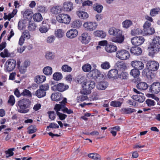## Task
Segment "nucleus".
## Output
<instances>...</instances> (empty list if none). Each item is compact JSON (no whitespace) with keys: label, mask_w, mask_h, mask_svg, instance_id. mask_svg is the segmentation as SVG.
Segmentation results:
<instances>
[{"label":"nucleus","mask_w":160,"mask_h":160,"mask_svg":"<svg viewBox=\"0 0 160 160\" xmlns=\"http://www.w3.org/2000/svg\"><path fill=\"white\" fill-rule=\"evenodd\" d=\"M160 36H154L148 48L149 49L148 55L153 58L160 51Z\"/></svg>","instance_id":"nucleus-1"},{"label":"nucleus","mask_w":160,"mask_h":160,"mask_svg":"<svg viewBox=\"0 0 160 160\" xmlns=\"http://www.w3.org/2000/svg\"><path fill=\"white\" fill-rule=\"evenodd\" d=\"M31 104V101L28 99L23 98L18 101L16 105L18 112L22 113L28 112L29 111Z\"/></svg>","instance_id":"nucleus-2"},{"label":"nucleus","mask_w":160,"mask_h":160,"mask_svg":"<svg viewBox=\"0 0 160 160\" xmlns=\"http://www.w3.org/2000/svg\"><path fill=\"white\" fill-rule=\"evenodd\" d=\"M16 66V61L14 59L8 60L6 62L4 70L5 71L10 72L15 68Z\"/></svg>","instance_id":"nucleus-3"},{"label":"nucleus","mask_w":160,"mask_h":160,"mask_svg":"<svg viewBox=\"0 0 160 160\" xmlns=\"http://www.w3.org/2000/svg\"><path fill=\"white\" fill-rule=\"evenodd\" d=\"M159 67V63L154 60L147 61L146 64V67L152 71H157Z\"/></svg>","instance_id":"nucleus-4"},{"label":"nucleus","mask_w":160,"mask_h":160,"mask_svg":"<svg viewBox=\"0 0 160 160\" xmlns=\"http://www.w3.org/2000/svg\"><path fill=\"white\" fill-rule=\"evenodd\" d=\"M130 56L129 52L124 49L118 50L117 52L116 57L121 60H127L129 58Z\"/></svg>","instance_id":"nucleus-5"},{"label":"nucleus","mask_w":160,"mask_h":160,"mask_svg":"<svg viewBox=\"0 0 160 160\" xmlns=\"http://www.w3.org/2000/svg\"><path fill=\"white\" fill-rule=\"evenodd\" d=\"M98 26L97 23L95 22L88 21L84 23L83 27L85 29L91 31L95 30Z\"/></svg>","instance_id":"nucleus-6"},{"label":"nucleus","mask_w":160,"mask_h":160,"mask_svg":"<svg viewBox=\"0 0 160 160\" xmlns=\"http://www.w3.org/2000/svg\"><path fill=\"white\" fill-rule=\"evenodd\" d=\"M149 90L150 92L157 94L160 92V82H153L150 86Z\"/></svg>","instance_id":"nucleus-7"},{"label":"nucleus","mask_w":160,"mask_h":160,"mask_svg":"<svg viewBox=\"0 0 160 160\" xmlns=\"http://www.w3.org/2000/svg\"><path fill=\"white\" fill-rule=\"evenodd\" d=\"M131 42L133 45L139 46L144 42L145 39L142 36L135 37L131 39Z\"/></svg>","instance_id":"nucleus-8"},{"label":"nucleus","mask_w":160,"mask_h":160,"mask_svg":"<svg viewBox=\"0 0 160 160\" xmlns=\"http://www.w3.org/2000/svg\"><path fill=\"white\" fill-rule=\"evenodd\" d=\"M131 65L135 68L139 70H142L144 68V64L141 61L138 60H134L131 62Z\"/></svg>","instance_id":"nucleus-9"},{"label":"nucleus","mask_w":160,"mask_h":160,"mask_svg":"<svg viewBox=\"0 0 160 160\" xmlns=\"http://www.w3.org/2000/svg\"><path fill=\"white\" fill-rule=\"evenodd\" d=\"M89 83L85 82L82 84V90L81 91V93L87 95L91 93L92 89L90 88Z\"/></svg>","instance_id":"nucleus-10"},{"label":"nucleus","mask_w":160,"mask_h":160,"mask_svg":"<svg viewBox=\"0 0 160 160\" xmlns=\"http://www.w3.org/2000/svg\"><path fill=\"white\" fill-rule=\"evenodd\" d=\"M152 71L146 67L142 71V74L144 76H146L148 79L151 80L155 78L154 73L152 72Z\"/></svg>","instance_id":"nucleus-11"},{"label":"nucleus","mask_w":160,"mask_h":160,"mask_svg":"<svg viewBox=\"0 0 160 160\" xmlns=\"http://www.w3.org/2000/svg\"><path fill=\"white\" fill-rule=\"evenodd\" d=\"M109 79H115L118 78V71L116 69H112L109 70L107 74Z\"/></svg>","instance_id":"nucleus-12"},{"label":"nucleus","mask_w":160,"mask_h":160,"mask_svg":"<svg viewBox=\"0 0 160 160\" xmlns=\"http://www.w3.org/2000/svg\"><path fill=\"white\" fill-rule=\"evenodd\" d=\"M79 40H81L83 43L87 44L89 42L90 39V36L87 33L85 32L82 33L81 36L79 38Z\"/></svg>","instance_id":"nucleus-13"},{"label":"nucleus","mask_w":160,"mask_h":160,"mask_svg":"<svg viewBox=\"0 0 160 160\" xmlns=\"http://www.w3.org/2000/svg\"><path fill=\"white\" fill-rule=\"evenodd\" d=\"M89 74L91 75V77H92L95 79H100L102 76L100 72L97 69L93 70L90 72Z\"/></svg>","instance_id":"nucleus-14"},{"label":"nucleus","mask_w":160,"mask_h":160,"mask_svg":"<svg viewBox=\"0 0 160 160\" xmlns=\"http://www.w3.org/2000/svg\"><path fill=\"white\" fill-rule=\"evenodd\" d=\"M108 33L110 35L113 36H120L121 35L122 31L114 27H112L110 28Z\"/></svg>","instance_id":"nucleus-15"},{"label":"nucleus","mask_w":160,"mask_h":160,"mask_svg":"<svg viewBox=\"0 0 160 160\" xmlns=\"http://www.w3.org/2000/svg\"><path fill=\"white\" fill-rule=\"evenodd\" d=\"M78 33V31L76 29H72L67 32L66 36L68 38H73L77 36Z\"/></svg>","instance_id":"nucleus-16"},{"label":"nucleus","mask_w":160,"mask_h":160,"mask_svg":"<svg viewBox=\"0 0 160 160\" xmlns=\"http://www.w3.org/2000/svg\"><path fill=\"white\" fill-rule=\"evenodd\" d=\"M105 49L107 52L112 53L117 51V47L116 46L113 44H108L105 47Z\"/></svg>","instance_id":"nucleus-17"},{"label":"nucleus","mask_w":160,"mask_h":160,"mask_svg":"<svg viewBox=\"0 0 160 160\" xmlns=\"http://www.w3.org/2000/svg\"><path fill=\"white\" fill-rule=\"evenodd\" d=\"M63 7L65 11L70 12L73 8V4L71 2H66L63 4Z\"/></svg>","instance_id":"nucleus-18"},{"label":"nucleus","mask_w":160,"mask_h":160,"mask_svg":"<svg viewBox=\"0 0 160 160\" xmlns=\"http://www.w3.org/2000/svg\"><path fill=\"white\" fill-rule=\"evenodd\" d=\"M111 38V41L113 42L119 43H122L124 39V36L121 34L120 36H116Z\"/></svg>","instance_id":"nucleus-19"},{"label":"nucleus","mask_w":160,"mask_h":160,"mask_svg":"<svg viewBox=\"0 0 160 160\" xmlns=\"http://www.w3.org/2000/svg\"><path fill=\"white\" fill-rule=\"evenodd\" d=\"M130 51L132 54L137 56L141 55L142 53L141 48L138 47H132L130 49Z\"/></svg>","instance_id":"nucleus-20"},{"label":"nucleus","mask_w":160,"mask_h":160,"mask_svg":"<svg viewBox=\"0 0 160 160\" xmlns=\"http://www.w3.org/2000/svg\"><path fill=\"white\" fill-rule=\"evenodd\" d=\"M142 32V35H150L153 34L155 33V30L153 28L150 27L145 28L143 29Z\"/></svg>","instance_id":"nucleus-21"},{"label":"nucleus","mask_w":160,"mask_h":160,"mask_svg":"<svg viewBox=\"0 0 160 160\" xmlns=\"http://www.w3.org/2000/svg\"><path fill=\"white\" fill-rule=\"evenodd\" d=\"M39 22L41 21H29L28 26V28L30 31H33L36 30L37 27L35 21Z\"/></svg>","instance_id":"nucleus-22"},{"label":"nucleus","mask_w":160,"mask_h":160,"mask_svg":"<svg viewBox=\"0 0 160 160\" xmlns=\"http://www.w3.org/2000/svg\"><path fill=\"white\" fill-rule=\"evenodd\" d=\"M33 12L29 10H26L23 13L24 20H31L33 16Z\"/></svg>","instance_id":"nucleus-23"},{"label":"nucleus","mask_w":160,"mask_h":160,"mask_svg":"<svg viewBox=\"0 0 160 160\" xmlns=\"http://www.w3.org/2000/svg\"><path fill=\"white\" fill-rule=\"evenodd\" d=\"M141 95H133L132 98L139 102H142L144 101L145 99V97L143 95V94L141 93Z\"/></svg>","instance_id":"nucleus-24"},{"label":"nucleus","mask_w":160,"mask_h":160,"mask_svg":"<svg viewBox=\"0 0 160 160\" xmlns=\"http://www.w3.org/2000/svg\"><path fill=\"white\" fill-rule=\"evenodd\" d=\"M116 66L117 69L120 71H124L127 68L126 63L123 62H118Z\"/></svg>","instance_id":"nucleus-25"},{"label":"nucleus","mask_w":160,"mask_h":160,"mask_svg":"<svg viewBox=\"0 0 160 160\" xmlns=\"http://www.w3.org/2000/svg\"><path fill=\"white\" fill-rule=\"evenodd\" d=\"M57 88L58 91L60 92H63L69 88V86L67 85H65L63 83H59L57 84Z\"/></svg>","instance_id":"nucleus-26"},{"label":"nucleus","mask_w":160,"mask_h":160,"mask_svg":"<svg viewBox=\"0 0 160 160\" xmlns=\"http://www.w3.org/2000/svg\"><path fill=\"white\" fill-rule=\"evenodd\" d=\"M148 87V85L145 82H141L138 83L137 85V88L140 90H146Z\"/></svg>","instance_id":"nucleus-27"},{"label":"nucleus","mask_w":160,"mask_h":160,"mask_svg":"<svg viewBox=\"0 0 160 160\" xmlns=\"http://www.w3.org/2000/svg\"><path fill=\"white\" fill-rule=\"evenodd\" d=\"M136 110L133 108H123L121 109V112L122 114H130L133 112H136Z\"/></svg>","instance_id":"nucleus-28"},{"label":"nucleus","mask_w":160,"mask_h":160,"mask_svg":"<svg viewBox=\"0 0 160 160\" xmlns=\"http://www.w3.org/2000/svg\"><path fill=\"white\" fill-rule=\"evenodd\" d=\"M61 93H52L51 97L52 100L55 101H58L62 99Z\"/></svg>","instance_id":"nucleus-29"},{"label":"nucleus","mask_w":160,"mask_h":160,"mask_svg":"<svg viewBox=\"0 0 160 160\" xmlns=\"http://www.w3.org/2000/svg\"><path fill=\"white\" fill-rule=\"evenodd\" d=\"M94 34L96 37L100 38H104L106 36V32L102 30H97L94 32Z\"/></svg>","instance_id":"nucleus-30"},{"label":"nucleus","mask_w":160,"mask_h":160,"mask_svg":"<svg viewBox=\"0 0 160 160\" xmlns=\"http://www.w3.org/2000/svg\"><path fill=\"white\" fill-rule=\"evenodd\" d=\"M77 15L81 19H86L88 17V14L86 12L79 11L77 12Z\"/></svg>","instance_id":"nucleus-31"},{"label":"nucleus","mask_w":160,"mask_h":160,"mask_svg":"<svg viewBox=\"0 0 160 160\" xmlns=\"http://www.w3.org/2000/svg\"><path fill=\"white\" fill-rule=\"evenodd\" d=\"M108 86V83L105 82H101L97 85V88L100 90H105Z\"/></svg>","instance_id":"nucleus-32"},{"label":"nucleus","mask_w":160,"mask_h":160,"mask_svg":"<svg viewBox=\"0 0 160 160\" xmlns=\"http://www.w3.org/2000/svg\"><path fill=\"white\" fill-rule=\"evenodd\" d=\"M17 12L16 10L14 9L11 13H9L8 15L6 13H4L3 18L5 20L7 19L10 20L16 14Z\"/></svg>","instance_id":"nucleus-33"},{"label":"nucleus","mask_w":160,"mask_h":160,"mask_svg":"<svg viewBox=\"0 0 160 160\" xmlns=\"http://www.w3.org/2000/svg\"><path fill=\"white\" fill-rule=\"evenodd\" d=\"M46 77L43 75H38L35 77V80L38 84L42 83L46 80Z\"/></svg>","instance_id":"nucleus-34"},{"label":"nucleus","mask_w":160,"mask_h":160,"mask_svg":"<svg viewBox=\"0 0 160 160\" xmlns=\"http://www.w3.org/2000/svg\"><path fill=\"white\" fill-rule=\"evenodd\" d=\"M43 73L46 75L49 76L51 75L52 72V68L49 66L45 67L43 69Z\"/></svg>","instance_id":"nucleus-35"},{"label":"nucleus","mask_w":160,"mask_h":160,"mask_svg":"<svg viewBox=\"0 0 160 160\" xmlns=\"http://www.w3.org/2000/svg\"><path fill=\"white\" fill-rule=\"evenodd\" d=\"M62 9L61 7L59 6H55L51 9V12L55 14H57L61 12Z\"/></svg>","instance_id":"nucleus-36"},{"label":"nucleus","mask_w":160,"mask_h":160,"mask_svg":"<svg viewBox=\"0 0 160 160\" xmlns=\"http://www.w3.org/2000/svg\"><path fill=\"white\" fill-rule=\"evenodd\" d=\"M63 78L61 73L59 72H56L54 73L52 76L53 79L57 81L60 80Z\"/></svg>","instance_id":"nucleus-37"},{"label":"nucleus","mask_w":160,"mask_h":160,"mask_svg":"<svg viewBox=\"0 0 160 160\" xmlns=\"http://www.w3.org/2000/svg\"><path fill=\"white\" fill-rule=\"evenodd\" d=\"M139 70L136 68H134L132 69L130 72V74L134 78H138L140 75Z\"/></svg>","instance_id":"nucleus-38"},{"label":"nucleus","mask_w":160,"mask_h":160,"mask_svg":"<svg viewBox=\"0 0 160 160\" xmlns=\"http://www.w3.org/2000/svg\"><path fill=\"white\" fill-rule=\"evenodd\" d=\"M46 92L40 89L37 90L36 92V95L39 98L44 97L46 96Z\"/></svg>","instance_id":"nucleus-39"},{"label":"nucleus","mask_w":160,"mask_h":160,"mask_svg":"<svg viewBox=\"0 0 160 160\" xmlns=\"http://www.w3.org/2000/svg\"><path fill=\"white\" fill-rule=\"evenodd\" d=\"M46 23V21H43L42 22V26H41L39 28L40 32L42 33H46L48 31L47 27L48 25H44V24Z\"/></svg>","instance_id":"nucleus-40"},{"label":"nucleus","mask_w":160,"mask_h":160,"mask_svg":"<svg viewBox=\"0 0 160 160\" xmlns=\"http://www.w3.org/2000/svg\"><path fill=\"white\" fill-rule=\"evenodd\" d=\"M82 25L81 21H74L71 23V27L73 28H78L80 27Z\"/></svg>","instance_id":"nucleus-41"},{"label":"nucleus","mask_w":160,"mask_h":160,"mask_svg":"<svg viewBox=\"0 0 160 160\" xmlns=\"http://www.w3.org/2000/svg\"><path fill=\"white\" fill-rule=\"evenodd\" d=\"M58 17H57L58 20H71V18L70 16L68 14H59L58 15Z\"/></svg>","instance_id":"nucleus-42"},{"label":"nucleus","mask_w":160,"mask_h":160,"mask_svg":"<svg viewBox=\"0 0 160 160\" xmlns=\"http://www.w3.org/2000/svg\"><path fill=\"white\" fill-rule=\"evenodd\" d=\"M103 8V7L102 5L98 3H96L93 5L94 10L98 13L101 12H102Z\"/></svg>","instance_id":"nucleus-43"},{"label":"nucleus","mask_w":160,"mask_h":160,"mask_svg":"<svg viewBox=\"0 0 160 160\" xmlns=\"http://www.w3.org/2000/svg\"><path fill=\"white\" fill-rule=\"evenodd\" d=\"M142 30L139 28L134 29L131 31V34L132 36H136L139 34L142 35Z\"/></svg>","instance_id":"nucleus-44"},{"label":"nucleus","mask_w":160,"mask_h":160,"mask_svg":"<svg viewBox=\"0 0 160 160\" xmlns=\"http://www.w3.org/2000/svg\"><path fill=\"white\" fill-rule=\"evenodd\" d=\"M64 32L62 29H58L55 32L56 36L60 38L62 37L64 35Z\"/></svg>","instance_id":"nucleus-45"},{"label":"nucleus","mask_w":160,"mask_h":160,"mask_svg":"<svg viewBox=\"0 0 160 160\" xmlns=\"http://www.w3.org/2000/svg\"><path fill=\"white\" fill-rule=\"evenodd\" d=\"M88 156L90 158L95 160H100V156L97 153H91L88 154Z\"/></svg>","instance_id":"nucleus-46"},{"label":"nucleus","mask_w":160,"mask_h":160,"mask_svg":"<svg viewBox=\"0 0 160 160\" xmlns=\"http://www.w3.org/2000/svg\"><path fill=\"white\" fill-rule=\"evenodd\" d=\"M159 12H160V8H153L151 10L150 14L151 16L153 17Z\"/></svg>","instance_id":"nucleus-47"},{"label":"nucleus","mask_w":160,"mask_h":160,"mask_svg":"<svg viewBox=\"0 0 160 160\" xmlns=\"http://www.w3.org/2000/svg\"><path fill=\"white\" fill-rule=\"evenodd\" d=\"M128 74L127 72L122 71L120 74H118V78L121 79H127Z\"/></svg>","instance_id":"nucleus-48"},{"label":"nucleus","mask_w":160,"mask_h":160,"mask_svg":"<svg viewBox=\"0 0 160 160\" xmlns=\"http://www.w3.org/2000/svg\"><path fill=\"white\" fill-rule=\"evenodd\" d=\"M28 133L29 134L34 133L37 131V129L35 125H31L28 128Z\"/></svg>","instance_id":"nucleus-49"},{"label":"nucleus","mask_w":160,"mask_h":160,"mask_svg":"<svg viewBox=\"0 0 160 160\" xmlns=\"http://www.w3.org/2000/svg\"><path fill=\"white\" fill-rule=\"evenodd\" d=\"M123 27L125 28H128L132 24L131 21H124L122 23Z\"/></svg>","instance_id":"nucleus-50"},{"label":"nucleus","mask_w":160,"mask_h":160,"mask_svg":"<svg viewBox=\"0 0 160 160\" xmlns=\"http://www.w3.org/2000/svg\"><path fill=\"white\" fill-rule=\"evenodd\" d=\"M82 68L84 72H88L91 70V66L89 64H85L82 66Z\"/></svg>","instance_id":"nucleus-51"},{"label":"nucleus","mask_w":160,"mask_h":160,"mask_svg":"<svg viewBox=\"0 0 160 160\" xmlns=\"http://www.w3.org/2000/svg\"><path fill=\"white\" fill-rule=\"evenodd\" d=\"M10 55V54L8 52V50L5 49L4 50V52H1L0 53V56L2 58L8 57Z\"/></svg>","instance_id":"nucleus-52"},{"label":"nucleus","mask_w":160,"mask_h":160,"mask_svg":"<svg viewBox=\"0 0 160 160\" xmlns=\"http://www.w3.org/2000/svg\"><path fill=\"white\" fill-rule=\"evenodd\" d=\"M45 57L47 59L52 60L54 58V55L52 52H47L46 53Z\"/></svg>","instance_id":"nucleus-53"},{"label":"nucleus","mask_w":160,"mask_h":160,"mask_svg":"<svg viewBox=\"0 0 160 160\" xmlns=\"http://www.w3.org/2000/svg\"><path fill=\"white\" fill-rule=\"evenodd\" d=\"M62 70L64 72H70L72 70V68L67 65H64L62 67Z\"/></svg>","instance_id":"nucleus-54"},{"label":"nucleus","mask_w":160,"mask_h":160,"mask_svg":"<svg viewBox=\"0 0 160 160\" xmlns=\"http://www.w3.org/2000/svg\"><path fill=\"white\" fill-rule=\"evenodd\" d=\"M101 67L103 69H107L110 68V65L108 62L106 61L102 63L101 65Z\"/></svg>","instance_id":"nucleus-55"},{"label":"nucleus","mask_w":160,"mask_h":160,"mask_svg":"<svg viewBox=\"0 0 160 160\" xmlns=\"http://www.w3.org/2000/svg\"><path fill=\"white\" fill-rule=\"evenodd\" d=\"M21 94L23 96H26L28 97H32V93L31 92L28 90L24 89L23 90L22 92L21 93Z\"/></svg>","instance_id":"nucleus-56"},{"label":"nucleus","mask_w":160,"mask_h":160,"mask_svg":"<svg viewBox=\"0 0 160 160\" xmlns=\"http://www.w3.org/2000/svg\"><path fill=\"white\" fill-rule=\"evenodd\" d=\"M26 21H19L18 24L19 29L22 30L25 28V23H26Z\"/></svg>","instance_id":"nucleus-57"},{"label":"nucleus","mask_w":160,"mask_h":160,"mask_svg":"<svg viewBox=\"0 0 160 160\" xmlns=\"http://www.w3.org/2000/svg\"><path fill=\"white\" fill-rule=\"evenodd\" d=\"M122 104L120 101H112L110 102V105L113 107H119L121 106Z\"/></svg>","instance_id":"nucleus-58"},{"label":"nucleus","mask_w":160,"mask_h":160,"mask_svg":"<svg viewBox=\"0 0 160 160\" xmlns=\"http://www.w3.org/2000/svg\"><path fill=\"white\" fill-rule=\"evenodd\" d=\"M33 18L34 20H42V17L40 13H37L33 15Z\"/></svg>","instance_id":"nucleus-59"},{"label":"nucleus","mask_w":160,"mask_h":160,"mask_svg":"<svg viewBox=\"0 0 160 160\" xmlns=\"http://www.w3.org/2000/svg\"><path fill=\"white\" fill-rule=\"evenodd\" d=\"M147 105L149 106H153L155 105V101L152 100L148 99L145 101Z\"/></svg>","instance_id":"nucleus-60"},{"label":"nucleus","mask_w":160,"mask_h":160,"mask_svg":"<svg viewBox=\"0 0 160 160\" xmlns=\"http://www.w3.org/2000/svg\"><path fill=\"white\" fill-rule=\"evenodd\" d=\"M8 102L11 106H13L15 103V100L14 97L12 95H10Z\"/></svg>","instance_id":"nucleus-61"},{"label":"nucleus","mask_w":160,"mask_h":160,"mask_svg":"<svg viewBox=\"0 0 160 160\" xmlns=\"http://www.w3.org/2000/svg\"><path fill=\"white\" fill-rule=\"evenodd\" d=\"M48 113L49 115V117L52 120H53L55 119L56 114L54 111H48Z\"/></svg>","instance_id":"nucleus-62"},{"label":"nucleus","mask_w":160,"mask_h":160,"mask_svg":"<svg viewBox=\"0 0 160 160\" xmlns=\"http://www.w3.org/2000/svg\"><path fill=\"white\" fill-rule=\"evenodd\" d=\"M39 88L42 90L46 92V91L48 90L49 88V85L47 84H45L41 85L39 86Z\"/></svg>","instance_id":"nucleus-63"},{"label":"nucleus","mask_w":160,"mask_h":160,"mask_svg":"<svg viewBox=\"0 0 160 160\" xmlns=\"http://www.w3.org/2000/svg\"><path fill=\"white\" fill-rule=\"evenodd\" d=\"M57 115L59 117L60 120H64L67 117V115L64 114L60 112H58Z\"/></svg>","instance_id":"nucleus-64"}]
</instances>
